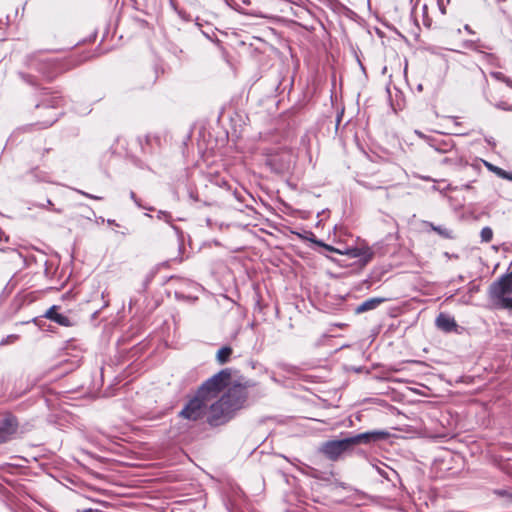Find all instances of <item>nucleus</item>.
Instances as JSON below:
<instances>
[{"mask_svg":"<svg viewBox=\"0 0 512 512\" xmlns=\"http://www.w3.org/2000/svg\"><path fill=\"white\" fill-rule=\"evenodd\" d=\"M378 472L380 475H382L383 477L389 479L388 475L384 472V470H381L380 468H377Z\"/></svg>","mask_w":512,"mask_h":512,"instance_id":"nucleus-20","label":"nucleus"},{"mask_svg":"<svg viewBox=\"0 0 512 512\" xmlns=\"http://www.w3.org/2000/svg\"><path fill=\"white\" fill-rule=\"evenodd\" d=\"M131 198L135 200V194H134V192H131Z\"/></svg>","mask_w":512,"mask_h":512,"instance_id":"nucleus-24","label":"nucleus"},{"mask_svg":"<svg viewBox=\"0 0 512 512\" xmlns=\"http://www.w3.org/2000/svg\"><path fill=\"white\" fill-rule=\"evenodd\" d=\"M246 400L245 388L238 384L230 386L219 399L214 398L207 408V421L214 426L228 421L232 413L240 409Z\"/></svg>","mask_w":512,"mask_h":512,"instance_id":"nucleus-2","label":"nucleus"},{"mask_svg":"<svg viewBox=\"0 0 512 512\" xmlns=\"http://www.w3.org/2000/svg\"><path fill=\"white\" fill-rule=\"evenodd\" d=\"M46 317L61 324V325H68V318L66 316H63L57 312V309L55 306L51 307L47 313Z\"/></svg>","mask_w":512,"mask_h":512,"instance_id":"nucleus-9","label":"nucleus"},{"mask_svg":"<svg viewBox=\"0 0 512 512\" xmlns=\"http://www.w3.org/2000/svg\"><path fill=\"white\" fill-rule=\"evenodd\" d=\"M466 46L477 50V47L474 46V43H469Z\"/></svg>","mask_w":512,"mask_h":512,"instance_id":"nucleus-22","label":"nucleus"},{"mask_svg":"<svg viewBox=\"0 0 512 512\" xmlns=\"http://www.w3.org/2000/svg\"><path fill=\"white\" fill-rule=\"evenodd\" d=\"M383 302V299L380 298H372L365 302H363L361 305H359L356 309L358 313L369 311L372 309H375L379 304Z\"/></svg>","mask_w":512,"mask_h":512,"instance_id":"nucleus-10","label":"nucleus"},{"mask_svg":"<svg viewBox=\"0 0 512 512\" xmlns=\"http://www.w3.org/2000/svg\"><path fill=\"white\" fill-rule=\"evenodd\" d=\"M353 449L350 437L329 440L324 442L320 447V452L324 454L328 459L335 461L339 459L344 453L349 452Z\"/></svg>","mask_w":512,"mask_h":512,"instance_id":"nucleus-3","label":"nucleus"},{"mask_svg":"<svg viewBox=\"0 0 512 512\" xmlns=\"http://www.w3.org/2000/svg\"><path fill=\"white\" fill-rule=\"evenodd\" d=\"M480 236L483 242H490L493 237V231L489 227H484L481 230Z\"/></svg>","mask_w":512,"mask_h":512,"instance_id":"nucleus-12","label":"nucleus"},{"mask_svg":"<svg viewBox=\"0 0 512 512\" xmlns=\"http://www.w3.org/2000/svg\"><path fill=\"white\" fill-rule=\"evenodd\" d=\"M388 436V433L385 431H370L361 434H357L355 436H351L350 440L353 445V448L356 445L361 443L368 444L370 442H375L378 440L385 439Z\"/></svg>","mask_w":512,"mask_h":512,"instance_id":"nucleus-6","label":"nucleus"},{"mask_svg":"<svg viewBox=\"0 0 512 512\" xmlns=\"http://www.w3.org/2000/svg\"><path fill=\"white\" fill-rule=\"evenodd\" d=\"M232 354V349L228 346L222 347L216 354V359L220 364L226 363Z\"/></svg>","mask_w":512,"mask_h":512,"instance_id":"nucleus-11","label":"nucleus"},{"mask_svg":"<svg viewBox=\"0 0 512 512\" xmlns=\"http://www.w3.org/2000/svg\"><path fill=\"white\" fill-rule=\"evenodd\" d=\"M491 76L498 80H502V81L506 82L509 86L512 87V80L506 78L501 72H492Z\"/></svg>","mask_w":512,"mask_h":512,"instance_id":"nucleus-14","label":"nucleus"},{"mask_svg":"<svg viewBox=\"0 0 512 512\" xmlns=\"http://www.w3.org/2000/svg\"><path fill=\"white\" fill-rule=\"evenodd\" d=\"M434 230H435V231H437V232H439V233H442V232H441V229H439V228H435V227H434Z\"/></svg>","mask_w":512,"mask_h":512,"instance_id":"nucleus-25","label":"nucleus"},{"mask_svg":"<svg viewBox=\"0 0 512 512\" xmlns=\"http://www.w3.org/2000/svg\"><path fill=\"white\" fill-rule=\"evenodd\" d=\"M499 303L502 308H512V297H504Z\"/></svg>","mask_w":512,"mask_h":512,"instance_id":"nucleus-15","label":"nucleus"},{"mask_svg":"<svg viewBox=\"0 0 512 512\" xmlns=\"http://www.w3.org/2000/svg\"><path fill=\"white\" fill-rule=\"evenodd\" d=\"M18 422L15 417L7 416L0 423V444L12 440L18 431Z\"/></svg>","mask_w":512,"mask_h":512,"instance_id":"nucleus-4","label":"nucleus"},{"mask_svg":"<svg viewBox=\"0 0 512 512\" xmlns=\"http://www.w3.org/2000/svg\"><path fill=\"white\" fill-rule=\"evenodd\" d=\"M500 178L512 181V172H508V171L503 170L502 175H501Z\"/></svg>","mask_w":512,"mask_h":512,"instance_id":"nucleus-17","label":"nucleus"},{"mask_svg":"<svg viewBox=\"0 0 512 512\" xmlns=\"http://www.w3.org/2000/svg\"><path fill=\"white\" fill-rule=\"evenodd\" d=\"M77 512H100V511L89 508V509H84V510H78Z\"/></svg>","mask_w":512,"mask_h":512,"instance_id":"nucleus-19","label":"nucleus"},{"mask_svg":"<svg viewBox=\"0 0 512 512\" xmlns=\"http://www.w3.org/2000/svg\"><path fill=\"white\" fill-rule=\"evenodd\" d=\"M435 323L436 326L444 332H451L457 327L455 319L444 313L438 315Z\"/></svg>","mask_w":512,"mask_h":512,"instance_id":"nucleus-8","label":"nucleus"},{"mask_svg":"<svg viewBox=\"0 0 512 512\" xmlns=\"http://www.w3.org/2000/svg\"><path fill=\"white\" fill-rule=\"evenodd\" d=\"M344 255H347L350 258H360L363 264H366L372 260L374 253L370 247L361 246L348 248L346 251H344Z\"/></svg>","mask_w":512,"mask_h":512,"instance_id":"nucleus-7","label":"nucleus"},{"mask_svg":"<svg viewBox=\"0 0 512 512\" xmlns=\"http://www.w3.org/2000/svg\"><path fill=\"white\" fill-rule=\"evenodd\" d=\"M416 133H417V134H418V136H420V137H422V136H423V135H422V133H420V132H418V131H416Z\"/></svg>","mask_w":512,"mask_h":512,"instance_id":"nucleus-26","label":"nucleus"},{"mask_svg":"<svg viewBox=\"0 0 512 512\" xmlns=\"http://www.w3.org/2000/svg\"><path fill=\"white\" fill-rule=\"evenodd\" d=\"M79 193H81L85 197H88V198H91V199H96V200L102 199L101 197H98V196H95V195H91V194L83 192V191H79Z\"/></svg>","mask_w":512,"mask_h":512,"instance_id":"nucleus-18","label":"nucleus"},{"mask_svg":"<svg viewBox=\"0 0 512 512\" xmlns=\"http://www.w3.org/2000/svg\"><path fill=\"white\" fill-rule=\"evenodd\" d=\"M485 166L487 167V169L491 172H493L494 174H496L498 177H501L502 175V172L504 169L500 168V167H497L489 162H484Z\"/></svg>","mask_w":512,"mask_h":512,"instance_id":"nucleus-13","label":"nucleus"},{"mask_svg":"<svg viewBox=\"0 0 512 512\" xmlns=\"http://www.w3.org/2000/svg\"><path fill=\"white\" fill-rule=\"evenodd\" d=\"M512 292V274L502 277L498 282L491 286L490 293L492 297L499 301L505 297L506 294Z\"/></svg>","mask_w":512,"mask_h":512,"instance_id":"nucleus-5","label":"nucleus"},{"mask_svg":"<svg viewBox=\"0 0 512 512\" xmlns=\"http://www.w3.org/2000/svg\"><path fill=\"white\" fill-rule=\"evenodd\" d=\"M231 375L228 370H222L208 379L198 390L196 395L188 401L179 415L190 421H197L207 417L208 404L218 398L219 393L230 384Z\"/></svg>","mask_w":512,"mask_h":512,"instance_id":"nucleus-1","label":"nucleus"},{"mask_svg":"<svg viewBox=\"0 0 512 512\" xmlns=\"http://www.w3.org/2000/svg\"><path fill=\"white\" fill-rule=\"evenodd\" d=\"M321 246H323L325 249H327L328 251H331V252H335V253H338V254H344L343 251L337 249V248H334L332 246H329L327 244H323V243H320Z\"/></svg>","mask_w":512,"mask_h":512,"instance_id":"nucleus-16","label":"nucleus"},{"mask_svg":"<svg viewBox=\"0 0 512 512\" xmlns=\"http://www.w3.org/2000/svg\"><path fill=\"white\" fill-rule=\"evenodd\" d=\"M485 57L489 58V59H494V56L492 54H484Z\"/></svg>","mask_w":512,"mask_h":512,"instance_id":"nucleus-23","label":"nucleus"},{"mask_svg":"<svg viewBox=\"0 0 512 512\" xmlns=\"http://www.w3.org/2000/svg\"><path fill=\"white\" fill-rule=\"evenodd\" d=\"M464 29H465L468 33H470V34H472V33H473V31L471 30V28L469 27V25H465V26H464Z\"/></svg>","mask_w":512,"mask_h":512,"instance_id":"nucleus-21","label":"nucleus"}]
</instances>
